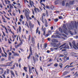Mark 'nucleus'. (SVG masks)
<instances>
[{"label":"nucleus","instance_id":"nucleus-63","mask_svg":"<svg viewBox=\"0 0 78 78\" xmlns=\"http://www.w3.org/2000/svg\"><path fill=\"white\" fill-rule=\"evenodd\" d=\"M69 4L68 3H66V6H69Z\"/></svg>","mask_w":78,"mask_h":78},{"label":"nucleus","instance_id":"nucleus-33","mask_svg":"<svg viewBox=\"0 0 78 78\" xmlns=\"http://www.w3.org/2000/svg\"><path fill=\"white\" fill-rule=\"evenodd\" d=\"M6 71L7 74H9V69H7Z\"/></svg>","mask_w":78,"mask_h":78},{"label":"nucleus","instance_id":"nucleus-1","mask_svg":"<svg viewBox=\"0 0 78 78\" xmlns=\"http://www.w3.org/2000/svg\"><path fill=\"white\" fill-rule=\"evenodd\" d=\"M67 27L69 30H74V29H75V28L76 29H76H77V28H78L77 23H76V22H75L74 25H70L69 26H67Z\"/></svg>","mask_w":78,"mask_h":78},{"label":"nucleus","instance_id":"nucleus-15","mask_svg":"<svg viewBox=\"0 0 78 78\" xmlns=\"http://www.w3.org/2000/svg\"><path fill=\"white\" fill-rule=\"evenodd\" d=\"M30 4L31 6V7H32L33 5L34 4V2H33V1H31V0H30Z\"/></svg>","mask_w":78,"mask_h":78},{"label":"nucleus","instance_id":"nucleus-43","mask_svg":"<svg viewBox=\"0 0 78 78\" xmlns=\"http://www.w3.org/2000/svg\"><path fill=\"white\" fill-rule=\"evenodd\" d=\"M2 48L3 50L4 53L5 54V55H7V54L6 53V52H5V49H4V48L2 47Z\"/></svg>","mask_w":78,"mask_h":78},{"label":"nucleus","instance_id":"nucleus-4","mask_svg":"<svg viewBox=\"0 0 78 78\" xmlns=\"http://www.w3.org/2000/svg\"><path fill=\"white\" fill-rule=\"evenodd\" d=\"M29 25L30 27L31 32H32V28H34V25L33 24H32V23L30 21L29 22Z\"/></svg>","mask_w":78,"mask_h":78},{"label":"nucleus","instance_id":"nucleus-52","mask_svg":"<svg viewBox=\"0 0 78 78\" xmlns=\"http://www.w3.org/2000/svg\"><path fill=\"white\" fill-rule=\"evenodd\" d=\"M52 64H53L52 63H51L50 64H48L47 65V67H49V66H51Z\"/></svg>","mask_w":78,"mask_h":78},{"label":"nucleus","instance_id":"nucleus-54","mask_svg":"<svg viewBox=\"0 0 78 78\" xmlns=\"http://www.w3.org/2000/svg\"><path fill=\"white\" fill-rule=\"evenodd\" d=\"M59 19H62L63 17L62 16H60L58 17Z\"/></svg>","mask_w":78,"mask_h":78},{"label":"nucleus","instance_id":"nucleus-46","mask_svg":"<svg viewBox=\"0 0 78 78\" xmlns=\"http://www.w3.org/2000/svg\"><path fill=\"white\" fill-rule=\"evenodd\" d=\"M67 73H68V72H67L66 71H65V72H64L63 73V75H66Z\"/></svg>","mask_w":78,"mask_h":78},{"label":"nucleus","instance_id":"nucleus-14","mask_svg":"<svg viewBox=\"0 0 78 78\" xmlns=\"http://www.w3.org/2000/svg\"><path fill=\"white\" fill-rule=\"evenodd\" d=\"M51 46H53V47H56V43H51Z\"/></svg>","mask_w":78,"mask_h":78},{"label":"nucleus","instance_id":"nucleus-24","mask_svg":"<svg viewBox=\"0 0 78 78\" xmlns=\"http://www.w3.org/2000/svg\"><path fill=\"white\" fill-rule=\"evenodd\" d=\"M74 2H75V1L74 0H72L71 1H70L69 2V5H73V3H74Z\"/></svg>","mask_w":78,"mask_h":78},{"label":"nucleus","instance_id":"nucleus-3","mask_svg":"<svg viewBox=\"0 0 78 78\" xmlns=\"http://www.w3.org/2000/svg\"><path fill=\"white\" fill-rule=\"evenodd\" d=\"M29 12H28V11L26 10V11L25 15L26 16V18L27 21H28V18L29 17H30V16H29Z\"/></svg>","mask_w":78,"mask_h":78},{"label":"nucleus","instance_id":"nucleus-19","mask_svg":"<svg viewBox=\"0 0 78 78\" xmlns=\"http://www.w3.org/2000/svg\"><path fill=\"white\" fill-rule=\"evenodd\" d=\"M10 73H11V74L12 75H13L14 78H15V74H14V72H13V71L12 70H11Z\"/></svg>","mask_w":78,"mask_h":78},{"label":"nucleus","instance_id":"nucleus-40","mask_svg":"<svg viewBox=\"0 0 78 78\" xmlns=\"http://www.w3.org/2000/svg\"><path fill=\"white\" fill-rule=\"evenodd\" d=\"M64 55L62 54H60L59 56V57L60 58V57H64Z\"/></svg>","mask_w":78,"mask_h":78},{"label":"nucleus","instance_id":"nucleus-32","mask_svg":"<svg viewBox=\"0 0 78 78\" xmlns=\"http://www.w3.org/2000/svg\"><path fill=\"white\" fill-rule=\"evenodd\" d=\"M18 30L20 33L21 32V30H22V29H21V27L20 26H19Z\"/></svg>","mask_w":78,"mask_h":78},{"label":"nucleus","instance_id":"nucleus-55","mask_svg":"<svg viewBox=\"0 0 78 78\" xmlns=\"http://www.w3.org/2000/svg\"><path fill=\"white\" fill-rule=\"evenodd\" d=\"M15 74L17 76H18V73H17V72L16 71H15Z\"/></svg>","mask_w":78,"mask_h":78},{"label":"nucleus","instance_id":"nucleus-18","mask_svg":"<svg viewBox=\"0 0 78 78\" xmlns=\"http://www.w3.org/2000/svg\"><path fill=\"white\" fill-rule=\"evenodd\" d=\"M30 55H33V53L32 52V48H31V46L30 47Z\"/></svg>","mask_w":78,"mask_h":78},{"label":"nucleus","instance_id":"nucleus-29","mask_svg":"<svg viewBox=\"0 0 78 78\" xmlns=\"http://www.w3.org/2000/svg\"><path fill=\"white\" fill-rule=\"evenodd\" d=\"M30 37H31V35H29L28 37V39L27 41L28 43H29L30 41Z\"/></svg>","mask_w":78,"mask_h":78},{"label":"nucleus","instance_id":"nucleus-50","mask_svg":"<svg viewBox=\"0 0 78 78\" xmlns=\"http://www.w3.org/2000/svg\"><path fill=\"white\" fill-rule=\"evenodd\" d=\"M31 57V54H29V55L27 57V58L28 59H29L30 58V57Z\"/></svg>","mask_w":78,"mask_h":78},{"label":"nucleus","instance_id":"nucleus-13","mask_svg":"<svg viewBox=\"0 0 78 78\" xmlns=\"http://www.w3.org/2000/svg\"><path fill=\"white\" fill-rule=\"evenodd\" d=\"M13 62V61H12L10 62H9L7 64V66H12V65H11V64H12V63Z\"/></svg>","mask_w":78,"mask_h":78},{"label":"nucleus","instance_id":"nucleus-34","mask_svg":"<svg viewBox=\"0 0 78 78\" xmlns=\"http://www.w3.org/2000/svg\"><path fill=\"white\" fill-rule=\"evenodd\" d=\"M62 64L61 63H60L59 64V67H60V68H62Z\"/></svg>","mask_w":78,"mask_h":78},{"label":"nucleus","instance_id":"nucleus-53","mask_svg":"<svg viewBox=\"0 0 78 78\" xmlns=\"http://www.w3.org/2000/svg\"><path fill=\"white\" fill-rule=\"evenodd\" d=\"M50 36V34H47L45 35V37H48V36Z\"/></svg>","mask_w":78,"mask_h":78},{"label":"nucleus","instance_id":"nucleus-37","mask_svg":"<svg viewBox=\"0 0 78 78\" xmlns=\"http://www.w3.org/2000/svg\"><path fill=\"white\" fill-rule=\"evenodd\" d=\"M52 32H51V30H49L48 32V34H49L50 35L51 34V33Z\"/></svg>","mask_w":78,"mask_h":78},{"label":"nucleus","instance_id":"nucleus-44","mask_svg":"<svg viewBox=\"0 0 78 78\" xmlns=\"http://www.w3.org/2000/svg\"><path fill=\"white\" fill-rule=\"evenodd\" d=\"M61 45V43H59L57 44H56V47H58L59 46Z\"/></svg>","mask_w":78,"mask_h":78},{"label":"nucleus","instance_id":"nucleus-17","mask_svg":"<svg viewBox=\"0 0 78 78\" xmlns=\"http://www.w3.org/2000/svg\"><path fill=\"white\" fill-rule=\"evenodd\" d=\"M16 64L17 63H14V65L13 66V67L10 68V69H11L12 70H14V68L16 67L15 66V65H16Z\"/></svg>","mask_w":78,"mask_h":78},{"label":"nucleus","instance_id":"nucleus-28","mask_svg":"<svg viewBox=\"0 0 78 78\" xmlns=\"http://www.w3.org/2000/svg\"><path fill=\"white\" fill-rule=\"evenodd\" d=\"M23 70H25V71L26 72H27V68L25 66L23 67Z\"/></svg>","mask_w":78,"mask_h":78},{"label":"nucleus","instance_id":"nucleus-59","mask_svg":"<svg viewBox=\"0 0 78 78\" xmlns=\"http://www.w3.org/2000/svg\"><path fill=\"white\" fill-rule=\"evenodd\" d=\"M59 31H60V32H62V30L61 28H59Z\"/></svg>","mask_w":78,"mask_h":78},{"label":"nucleus","instance_id":"nucleus-58","mask_svg":"<svg viewBox=\"0 0 78 78\" xmlns=\"http://www.w3.org/2000/svg\"><path fill=\"white\" fill-rule=\"evenodd\" d=\"M54 66L55 67H58V64L55 63L54 64Z\"/></svg>","mask_w":78,"mask_h":78},{"label":"nucleus","instance_id":"nucleus-30","mask_svg":"<svg viewBox=\"0 0 78 78\" xmlns=\"http://www.w3.org/2000/svg\"><path fill=\"white\" fill-rule=\"evenodd\" d=\"M53 42L56 43V42H58V41L56 39H54L52 41Z\"/></svg>","mask_w":78,"mask_h":78},{"label":"nucleus","instance_id":"nucleus-61","mask_svg":"<svg viewBox=\"0 0 78 78\" xmlns=\"http://www.w3.org/2000/svg\"><path fill=\"white\" fill-rule=\"evenodd\" d=\"M69 33L70 34H71V35H73V33H72V32L71 31H69Z\"/></svg>","mask_w":78,"mask_h":78},{"label":"nucleus","instance_id":"nucleus-26","mask_svg":"<svg viewBox=\"0 0 78 78\" xmlns=\"http://www.w3.org/2000/svg\"><path fill=\"white\" fill-rule=\"evenodd\" d=\"M63 28L66 30H67V27H66V24H64L63 25Z\"/></svg>","mask_w":78,"mask_h":78},{"label":"nucleus","instance_id":"nucleus-9","mask_svg":"<svg viewBox=\"0 0 78 78\" xmlns=\"http://www.w3.org/2000/svg\"><path fill=\"white\" fill-rule=\"evenodd\" d=\"M44 23H45V27H48V23H47V21L46 20V19H45L44 20Z\"/></svg>","mask_w":78,"mask_h":78},{"label":"nucleus","instance_id":"nucleus-35","mask_svg":"<svg viewBox=\"0 0 78 78\" xmlns=\"http://www.w3.org/2000/svg\"><path fill=\"white\" fill-rule=\"evenodd\" d=\"M19 47V44H18L17 45H15V48H18Z\"/></svg>","mask_w":78,"mask_h":78},{"label":"nucleus","instance_id":"nucleus-47","mask_svg":"<svg viewBox=\"0 0 78 78\" xmlns=\"http://www.w3.org/2000/svg\"><path fill=\"white\" fill-rule=\"evenodd\" d=\"M54 48H50V50H51V51H54Z\"/></svg>","mask_w":78,"mask_h":78},{"label":"nucleus","instance_id":"nucleus-45","mask_svg":"<svg viewBox=\"0 0 78 78\" xmlns=\"http://www.w3.org/2000/svg\"><path fill=\"white\" fill-rule=\"evenodd\" d=\"M66 45V43L60 46V47H59V48H61V47H63V46H64V45Z\"/></svg>","mask_w":78,"mask_h":78},{"label":"nucleus","instance_id":"nucleus-27","mask_svg":"<svg viewBox=\"0 0 78 78\" xmlns=\"http://www.w3.org/2000/svg\"><path fill=\"white\" fill-rule=\"evenodd\" d=\"M19 39L20 41H21V42L20 43L19 46V45H22V44H23V43L22 42V41H21V40H20V37H19Z\"/></svg>","mask_w":78,"mask_h":78},{"label":"nucleus","instance_id":"nucleus-22","mask_svg":"<svg viewBox=\"0 0 78 78\" xmlns=\"http://www.w3.org/2000/svg\"><path fill=\"white\" fill-rule=\"evenodd\" d=\"M60 2V1L59 0H57L55 1V5H57V4H58V3H59Z\"/></svg>","mask_w":78,"mask_h":78},{"label":"nucleus","instance_id":"nucleus-2","mask_svg":"<svg viewBox=\"0 0 78 78\" xmlns=\"http://www.w3.org/2000/svg\"><path fill=\"white\" fill-rule=\"evenodd\" d=\"M47 16V17H48V12L47 11H46V14L45 13H44L42 14L41 17H42V20H41V21H42V22L43 23H44V20H44V17H45V16Z\"/></svg>","mask_w":78,"mask_h":78},{"label":"nucleus","instance_id":"nucleus-41","mask_svg":"<svg viewBox=\"0 0 78 78\" xmlns=\"http://www.w3.org/2000/svg\"><path fill=\"white\" fill-rule=\"evenodd\" d=\"M44 48H46V47H47V44L46 43L44 44Z\"/></svg>","mask_w":78,"mask_h":78},{"label":"nucleus","instance_id":"nucleus-23","mask_svg":"<svg viewBox=\"0 0 78 78\" xmlns=\"http://www.w3.org/2000/svg\"><path fill=\"white\" fill-rule=\"evenodd\" d=\"M6 71H4V74L2 75V76H3L4 78H6L5 76V75H6Z\"/></svg>","mask_w":78,"mask_h":78},{"label":"nucleus","instance_id":"nucleus-39","mask_svg":"<svg viewBox=\"0 0 78 78\" xmlns=\"http://www.w3.org/2000/svg\"><path fill=\"white\" fill-rule=\"evenodd\" d=\"M64 55H65V56H67V55L68 54V53L66 51H65L64 53Z\"/></svg>","mask_w":78,"mask_h":78},{"label":"nucleus","instance_id":"nucleus-36","mask_svg":"<svg viewBox=\"0 0 78 78\" xmlns=\"http://www.w3.org/2000/svg\"><path fill=\"white\" fill-rule=\"evenodd\" d=\"M43 0H40V3L42 5H43L44 6H45V5H44V3H42V2H43Z\"/></svg>","mask_w":78,"mask_h":78},{"label":"nucleus","instance_id":"nucleus-20","mask_svg":"<svg viewBox=\"0 0 78 78\" xmlns=\"http://www.w3.org/2000/svg\"><path fill=\"white\" fill-rule=\"evenodd\" d=\"M35 57L37 58H39V55L37 54V53H35Z\"/></svg>","mask_w":78,"mask_h":78},{"label":"nucleus","instance_id":"nucleus-16","mask_svg":"<svg viewBox=\"0 0 78 78\" xmlns=\"http://www.w3.org/2000/svg\"><path fill=\"white\" fill-rule=\"evenodd\" d=\"M9 5L10 7V12H11V9H12V8H13V6H12V5L11 4H9Z\"/></svg>","mask_w":78,"mask_h":78},{"label":"nucleus","instance_id":"nucleus-12","mask_svg":"<svg viewBox=\"0 0 78 78\" xmlns=\"http://www.w3.org/2000/svg\"><path fill=\"white\" fill-rule=\"evenodd\" d=\"M31 41L33 44H35V41L34 40V38L33 37H32Z\"/></svg>","mask_w":78,"mask_h":78},{"label":"nucleus","instance_id":"nucleus-57","mask_svg":"<svg viewBox=\"0 0 78 78\" xmlns=\"http://www.w3.org/2000/svg\"><path fill=\"white\" fill-rule=\"evenodd\" d=\"M20 18L22 19H23V15H21L20 16Z\"/></svg>","mask_w":78,"mask_h":78},{"label":"nucleus","instance_id":"nucleus-38","mask_svg":"<svg viewBox=\"0 0 78 78\" xmlns=\"http://www.w3.org/2000/svg\"><path fill=\"white\" fill-rule=\"evenodd\" d=\"M37 8H36V7H35V8L34 9V11L35 13H37Z\"/></svg>","mask_w":78,"mask_h":78},{"label":"nucleus","instance_id":"nucleus-64","mask_svg":"<svg viewBox=\"0 0 78 78\" xmlns=\"http://www.w3.org/2000/svg\"><path fill=\"white\" fill-rule=\"evenodd\" d=\"M8 41L9 44H11V42L10 41V40H9L8 39Z\"/></svg>","mask_w":78,"mask_h":78},{"label":"nucleus","instance_id":"nucleus-7","mask_svg":"<svg viewBox=\"0 0 78 78\" xmlns=\"http://www.w3.org/2000/svg\"><path fill=\"white\" fill-rule=\"evenodd\" d=\"M33 59L34 60V64H35L36 62V61H38L39 59L38 58H36V57L35 58L33 56Z\"/></svg>","mask_w":78,"mask_h":78},{"label":"nucleus","instance_id":"nucleus-42","mask_svg":"<svg viewBox=\"0 0 78 78\" xmlns=\"http://www.w3.org/2000/svg\"><path fill=\"white\" fill-rule=\"evenodd\" d=\"M14 56H19V54L17 53H15V54H14L13 55Z\"/></svg>","mask_w":78,"mask_h":78},{"label":"nucleus","instance_id":"nucleus-21","mask_svg":"<svg viewBox=\"0 0 78 78\" xmlns=\"http://www.w3.org/2000/svg\"><path fill=\"white\" fill-rule=\"evenodd\" d=\"M25 26H26L28 28H30V27H29V25H28V22H26V23L25 24Z\"/></svg>","mask_w":78,"mask_h":78},{"label":"nucleus","instance_id":"nucleus-10","mask_svg":"<svg viewBox=\"0 0 78 78\" xmlns=\"http://www.w3.org/2000/svg\"><path fill=\"white\" fill-rule=\"evenodd\" d=\"M67 56H66L64 57V61L65 62H66V61H67V60H69V57H68L67 58Z\"/></svg>","mask_w":78,"mask_h":78},{"label":"nucleus","instance_id":"nucleus-11","mask_svg":"<svg viewBox=\"0 0 78 78\" xmlns=\"http://www.w3.org/2000/svg\"><path fill=\"white\" fill-rule=\"evenodd\" d=\"M17 35H15L14 34L13 35H12V37L13 39V42H14V41H15V39H16V38L17 37Z\"/></svg>","mask_w":78,"mask_h":78},{"label":"nucleus","instance_id":"nucleus-49","mask_svg":"<svg viewBox=\"0 0 78 78\" xmlns=\"http://www.w3.org/2000/svg\"><path fill=\"white\" fill-rule=\"evenodd\" d=\"M1 26H2V27L3 28H5V30L6 29V28L5 26H3L2 25H1Z\"/></svg>","mask_w":78,"mask_h":78},{"label":"nucleus","instance_id":"nucleus-60","mask_svg":"<svg viewBox=\"0 0 78 78\" xmlns=\"http://www.w3.org/2000/svg\"><path fill=\"white\" fill-rule=\"evenodd\" d=\"M9 56H11L12 55V53H11V52H9Z\"/></svg>","mask_w":78,"mask_h":78},{"label":"nucleus","instance_id":"nucleus-8","mask_svg":"<svg viewBox=\"0 0 78 78\" xmlns=\"http://www.w3.org/2000/svg\"><path fill=\"white\" fill-rule=\"evenodd\" d=\"M5 2L6 5L11 4V2L8 0H5Z\"/></svg>","mask_w":78,"mask_h":78},{"label":"nucleus","instance_id":"nucleus-51","mask_svg":"<svg viewBox=\"0 0 78 78\" xmlns=\"http://www.w3.org/2000/svg\"><path fill=\"white\" fill-rule=\"evenodd\" d=\"M58 19H54V21L55 22H57L58 21Z\"/></svg>","mask_w":78,"mask_h":78},{"label":"nucleus","instance_id":"nucleus-25","mask_svg":"<svg viewBox=\"0 0 78 78\" xmlns=\"http://www.w3.org/2000/svg\"><path fill=\"white\" fill-rule=\"evenodd\" d=\"M64 48H69V46L68 44H66L64 47Z\"/></svg>","mask_w":78,"mask_h":78},{"label":"nucleus","instance_id":"nucleus-56","mask_svg":"<svg viewBox=\"0 0 78 78\" xmlns=\"http://www.w3.org/2000/svg\"><path fill=\"white\" fill-rule=\"evenodd\" d=\"M1 70H2V71H1V74H2L3 73V69L1 68Z\"/></svg>","mask_w":78,"mask_h":78},{"label":"nucleus","instance_id":"nucleus-6","mask_svg":"<svg viewBox=\"0 0 78 78\" xmlns=\"http://www.w3.org/2000/svg\"><path fill=\"white\" fill-rule=\"evenodd\" d=\"M36 34H38L40 35L41 34V31L39 30V27H37L36 30Z\"/></svg>","mask_w":78,"mask_h":78},{"label":"nucleus","instance_id":"nucleus-62","mask_svg":"<svg viewBox=\"0 0 78 78\" xmlns=\"http://www.w3.org/2000/svg\"><path fill=\"white\" fill-rule=\"evenodd\" d=\"M0 6L1 8H3V5H2V4L1 3L0 4Z\"/></svg>","mask_w":78,"mask_h":78},{"label":"nucleus","instance_id":"nucleus-5","mask_svg":"<svg viewBox=\"0 0 78 78\" xmlns=\"http://www.w3.org/2000/svg\"><path fill=\"white\" fill-rule=\"evenodd\" d=\"M41 30L44 32L43 33V35L45 36L46 33V28L45 27L44 28V25L42 26V27L41 28Z\"/></svg>","mask_w":78,"mask_h":78},{"label":"nucleus","instance_id":"nucleus-31","mask_svg":"<svg viewBox=\"0 0 78 78\" xmlns=\"http://www.w3.org/2000/svg\"><path fill=\"white\" fill-rule=\"evenodd\" d=\"M50 8L51 9L53 10L55 9V7L53 5H51L50 7Z\"/></svg>","mask_w":78,"mask_h":78},{"label":"nucleus","instance_id":"nucleus-48","mask_svg":"<svg viewBox=\"0 0 78 78\" xmlns=\"http://www.w3.org/2000/svg\"><path fill=\"white\" fill-rule=\"evenodd\" d=\"M62 5L63 6H64V5H65V2L64 1H62Z\"/></svg>","mask_w":78,"mask_h":78}]
</instances>
